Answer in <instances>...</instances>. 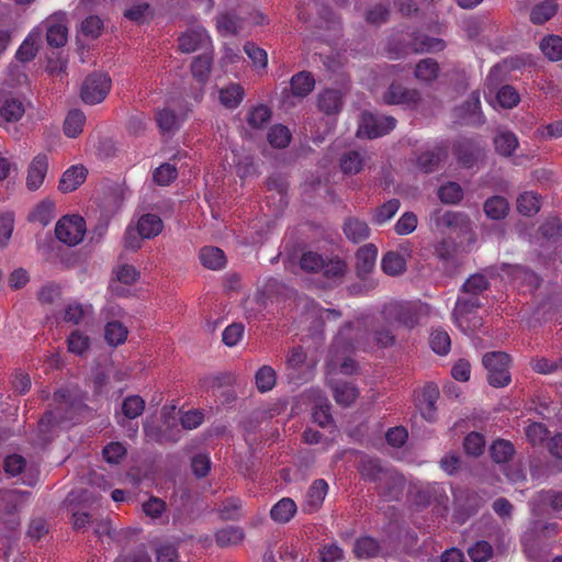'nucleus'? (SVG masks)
<instances>
[{
	"label": "nucleus",
	"mask_w": 562,
	"mask_h": 562,
	"mask_svg": "<svg viewBox=\"0 0 562 562\" xmlns=\"http://www.w3.org/2000/svg\"><path fill=\"white\" fill-rule=\"evenodd\" d=\"M430 312V307L419 302H396L384 307L383 314L389 323L412 329Z\"/></svg>",
	"instance_id": "1"
},
{
	"label": "nucleus",
	"mask_w": 562,
	"mask_h": 562,
	"mask_svg": "<svg viewBox=\"0 0 562 562\" xmlns=\"http://www.w3.org/2000/svg\"><path fill=\"white\" fill-rule=\"evenodd\" d=\"M480 307L479 299L460 296L452 313L454 324L465 334L480 328L482 318L476 313Z\"/></svg>",
	"instance_id": "2"
},
{
	"label": "nucleus",
	"mask_w": 562,
	"mask_h": 562,
	"mask_svg": "<svg viewBox=\"0 0 562 562\" xmlns=\"http://www.w3.org/2000/svg\"><path fill=\"white\" fill-rule=\"evenodd\" d=\"M482 362L487 370V380L492 386L504 387L510 383V357L506 352H487L483 356Z\"/></svg>",
	"instance_id": "3"
},
{
	"label": "nucleus",
	"mask_w": 562,
	"mask_h": 562,
	"mask_svg": "<svg viewBox=\"0 0 562 562\" xmlns=\"http://www.w3.org/2000/svg\"><path fill=\"white\" fill-rule=\"evenodd\" d=\"M111 90V78L106 74L95 72L86 78L80 95L87 104L102 102Z\"/></svg>",
	"instance_id": "4"
},
{
	"label": "nucleus",
	"mask_w": 562,
	"mask_h": 562,
	"mask_svg": "<svg viewBox=\"0 0 562 562\" xmlns=\"http://www.w3.org/2000/svg\"><path fill=\"white\" fill-rule=\"evenodd\" d=\"M56 237L69 246L79 244L86 234L85 220L79 215L61 217L55 227Z\"/></svg>",
	"instance_id": "5"
},
{
	"label": "nucleus",
	"mask_w": 562,
	"mask_h": 562,
	"mask_svg": "<svg viewBox=\"0 0 562 562\" xmlns=\"http://www.w3.org/2000/svg\"><path fill=\"white\" fill-rule=\"evenodd\" d=\"M396 120L393 116L363 113L357 131L360 137L375 138L394 130Z\"/></svg>",
	"instance_id": "6"
},
{
	"label": "nucleus",
	"mask_w": 562,
	"mask_h": 562,
	"mask_svg": "<svg viewBox=\"0 0 562 562\" xmlns=\"http://www.w3.org/2000/svg\"><path fill=\"white\" fill-rule=\"evenodd\" d=\"M359 471L364 479L378 482L380 488L389 482H392L394 487L403 484L401 476L389 469L382 468L380 462L372 458H363Z\"/></svg>",
	"instance_id": "7"
},
{
	"label": "nucleus",
	"mask_w": 562,
	"mask_h": 562,
	"mask_svg": "<svg viewBox=\"0 0 562 562\" xmlns=\"http://www.w3.org/2000/svg\"><path fill=\"white\" fill-rule=\"evenodd\" d=\"M25 113L23 100L4 88H0V126L20 121Z\"/></svg>",
	"instance_id": "8"
},
{
	"label": "nucleus",
	"mask_w": 562,
	"mask_h": 562,
	"mask_svg": "<svg viewBox=\"0 0 562 562\" xmlns=\"http://www.w3.org/2000/svg\"><path fill=\"white\" fill-rule=\"evenodd\" d=\"M420 100V92L417 89H411L400 83H392L383 94L384 103L409 109L416 108Z\"/></svg>",
	"instance_id": "9"
},
{
	"label": "nucleus",
	"mask_w": 562,
	"mask_h": 562,
	"mask_svg": "<svg viewBox=\"0 0 562 562\" xmlns=\"http://www.w3.org/2000/svg\"><path fill=\"white\" fill-rule=\"evenodd\" d=\"M46 40L50 46L61 47L68 38L67 18L65 13L57 12L45 20Z\"/></svg>",
	"instance_id": "10"
},
{
	"label": "nucleus",
	"mask_w": 562,
	"mask_h": 562,
	"mask_svg": "<svg viewBox=\"0 0 562 562\" xmlns=\"http://www.w3.org/2000/svg\"><path fill=\"white\" fill-rule=\"evenodd\" d=\"M4 471L10 476L23 474L22 482L26 485H33L36 482L37 473L27 468V462L21 454H10L4 459Z\"/></svg>",
	"instance_id": "11"
},
{
	"label": "nucleus",
	"mask_w": 562,
	"mask_h": 562,
	"mask_svg": "<svg viewBox=\"0 0 562 562\" xmlns=\"http://www.w3.org/2000/svg\"><path fill=\"white\" fill-rule=\"evenodd\" d=\"M48 170V158L44 154L36 155L27 167L26 187L31 191L37 190L44 182Z\"/></svg>",
	"instance_id": "12"
},
{
	"label": "nucleus",
	"mask_w": 562,
	"mask_h": 562,
	"mask_svg": "<svg viewBox=\"0 0 562 562\" xmlns=\"http://www.w3.org/2000/svg\"><path fill=\"white\" fill-rule=\"evenodd\" d=\"M327 492V482L323 479L315 480L306 492L303 503V512L308 514L317 512L322 507Z\"/></svg>",
	"instance_id": "13"
},
{
	"label": "nucleus",
	"mask_w": 562,
	"mask_h": 562,
	"mask_svg": "<svg viewBox=\"0 0 562 562\" xmlns=\"http://www.w3.org/2000/svg\"><path fill=\"white\" fill-rule=\"evenodd\" d=\"M430 222L437 229L463 228L468 226L469 218L459 212L436 210L430 214Z\"/></svg>",
	"instance_id": "14"
},
{
	"label": "nucleus",
	"mask_w": 562,
	"mask_h": 562,
	"mask_svg": "<svg viewBox=\"0 0 562 562\" xmlns=\"http://www.w3.org/2000/svg\"><path fill=\"white\" fill-rule=\"evenodd\" d=\"M378 248L373 244H367L356 254V270L360 278H366L375 267Z\"/></svg>",
	"instance_id": "15"
},
{
	"label": "nucleus",
	"mask_w": 562,
	"mask_h": 562,
	"mask_svg": "<svg viewBox=\"0 0 562 562\" xmlns=\"http://www.w3.org/2000/svg\"><path fill=\"white\" fill-rule=\"evenodd\" d=\"M344 330L345 329H342L339 333V335L337 336V338L334 342L333 349L330 351L331 356H330V361H329L328 367H329L330 371H336L339 369V371L344 374H352L357 370L356 362L349 357L342 358L339 355V349L342 344Z\"/></svg>",
	"instance_id": "16"
},
{
	"label": "nucleus",
	"mask_w": 562,
	"mask_h": 562,
	"mask_svg": "<svg viewBox=\"0 0 562 562\" xmlns=\"http://www.w3.org/2000/svg\"><path fill=\"white\" fill-rule=\"evenodd\" d=\"M209 40V35L203 27L190 30L179 37V48L183 53H193L204 46Z\"/></svg>",
	"instance_id": "17"
},
{
	"label": "nucleus",
	"mask_w": 562,
	"mask_h": 562,
	"mask_svg": "<svg viewBox=\"0 0 562 562\" xmlns=\"http://www.w3.org/2000/svg\"><path fill=\"white\" fill-rule=\"evenodd\" d=\"M86 177L87 169L83 166H71L63 173L58 189L65 193L72 192L85 181Z\"/></svg>",
	"instance_id": "18"
},
{
	"label": "nucleus",
	"mask_w": 562,
	"mask_h": 562,
	"mask_svg": "<svg viewBox=\"0 0 562 562\" xmlns=\"http://www.w3.org/2000/svg\"><path fill=\"white\" fill-rule=\"evenodd\" d=\"M439 397V391L436 385L428 384L423 389L418 400V409L427 420H434L436 414V402Z\"/></svg>",
	"instance_id": "19"
},
{
	"label": "nucleus",
	"mask_w": 562,
	"mask_h": 562,
	"mask_svg": "<svg viewBox=\"0 0 562 562\" xmlns=\"http://www.w3.org/2000/svg\"><path fill=\"white\" fill-rule=\"evenodd\" d=\"M156 121L164 134L175 133L184 121L183 115H178L169 108L161 109L156 114Z\"/></svg>",
	"instance_id": "20"
},
{
	"label": "nucleus",
	"mask_w": 562,
	"mask_h": 562,
	"mask_svg": "<svg viewBox=\"0 0 562 562\" xmlns=\"http://www.w3.org/2000/svg\"><path fill=\"white\" fill-rule=\"evenodd\" d=\"M42 29L35 27L24 40L16 52V58L21 61H30L33 59L38 49V43L42 37Z\"/></svg>",
	"instance_id": "21"
},
{
	"label": "nucleus",
	"mask_w": 562,
	"mask_h": 562,
	"mask_svg": "<svg viewBox=\"0 0 562 562\" xmlns=\"http://www.w3.org/2000/svg\"><path fill=\"white\" fill-rule=\"evenodd\" d=\"M297 510L295 502L290 497L281 498L270 510L271 518L279 524L290 521Z\"/></svg>",
	"instance_id": "22"
},
{
	"label": "nucleus",
	"mask_w": 562,
	"mask_h": 562,
	"mask_svg": "<svg viewBox=\"0 0 562 562\" xmlns=\"http://www.w3.org/2000/svg\"><path fill=\"white\" fill-rule=\"evenodd\" d=\"M135 226L139 229L142 236L147 239L156 237L164 228L161 218L150 213L142 215Z\"/></svg>",
	"instance_id": "23"
},
{
	"label": "nucleus",
	"mask_w": 562,
	"mask_h": 562,
	"mask_svg": "<svg viewBox=\"0 0 562 562\" xmlns=\"http://www.w3.org/2000/svg\"><path fill=\"white\" fill-rule=\"evenodd\" d=\"M314 397V411H313V419L315 423H317L319 426L325 427L327 425H330L333 422L331 415L329 413L330 405L326 397L322 395L318 391L312 392Z\"/></svg>",
	"instance_id": "24"
},
{
	"label": "nucleus",
	"mask_w": 562,
	"mask_h": 562,
	"mask_svg": "<svg viewBox=\"0 0 562 562\" xmlns=\"http://www.w3.org/2000/svg\"><path fill=\"white\" fill-rule=\"evenodd\" d=\"M381 268L389 276H400L406 270V258L397 251H389L381 260Z\"/></svg>",
	"instance_id": "25"
},
{
	"label": "nucleus",
	"mask_w": 562,
	"mask_h": 562,
	"mask_svg": "<svg viewBox=\"0 0 562 562\" xmlns=\"http://www.w3.org/2000/svg\"><path fill=\"white\" fill-rule=\"evenodd\" d=\"M201 263L211 270H220L226 265V257L217 247H204L200 251Z\"/></svg>",
	"instance_id": "26"
},
{
	"label": "nucleus",
	"mask_w": 562,
	"mask_h": 562,
	"mask_svg": "<svg viewBox=\"0 0 562 562\" xmlns=\"http://www.w3.org/2000/svg\"><path fill=\"white\" fill-rule=\"evenodd\" d=\"M86 124V115L80 110H71L64 121V133L67 137L75 138L81 134Z\"/></svg>",
	"instance_id": "27"
},
{
	"label": "nucleus",
	"mask_w": 562,
	"mask_h": 562,
	"mask_svg": "<svg viewBox=\"0 0 562 562\" xmlns=\"http://www.w3.org/2000/svg\"><path fill=\"white\" fill-rule=\"evenodd\" d=\"M342 104L341 93L338 90H325L318 95V108L326 114L340 111Z\"/></svg>",
	"instance_id": "28"
},
{
	"label": "nucleus",
	"mask_w": 562,
	"mask_h": 562,
	"mask_svg": "<svg viewBox=\"0 0 562 562\" xmlns=\"http://www.w3.org/2000/svg\"><path fill=\"white\" fill-rule=\"evenodd\" d=\"M415 78L425 83H431L438 78L439 65L432 58L422 59L415 67Z\"/></svg>",
	"instance_id": "29"
},
{
	"label": "nucleus",
	"mask_w": 562,
	"mask_h": 562,
	"mask_svg": "<svg viewBox=\"0 0 562 562\" xmlns=\"http://www.w3.org/2000/svg\"><path fill=\"white\" fill-rule=\"evenodd\" d=\"M93 307L91 304H81L78 302L69 303L64 313V321L77 325L91 316Z\"/></svg>",
	"instance_id": "30"
},
{
	"label": "nucleus",
	"mask_w": 562,
	"mask_h": 562,
	"mask_svg": "<svg viewBox=\"0 0 562 562\" xmlns=\"http://www.w3.org/2000/svg\"><path fill=\"white\" fill-rule=\"evenodd\" d=\"M344 232L347 238L353 243H360L370 235L367 223L358 218H349L344 225Z\"/></svg>",
	"instance_id": "31"
},
{
	"label": "nucleus",
	"mask_w": 562,
	"mask_h": 562,
	"mask_svg": "<svg viewBox=\"0 0 562 562\" xmlns=\"http://www.w3.org/2000/svg\"><path fill=\"white\" fill-rule=\"evenodd\" d=\"M315 86V80L311 74L302 71L294 75L291 79V91L299 98L306 97Z\"/></svg>",
	"instance_id": "32"
},
{
	"label": "nucleus",
	"mask_w": 562,
	"mask_h": 562,
	"mask_svg": "<svg viewBox=\"0 0 562 562\" xmlns=\"http://www.w3.org/2000/svg\"><path fill=\"white\" fill-rule=\"evenodd\" d=\"M509 211V203L503 196L495 195L487 199L484 203V212L492 220L504 218Z\"/></svg>",
	"instance_id": "33"
},
{
	"label": "nucleus",
	"mask_w": 562,
	"mask_h": 562,
	"mask_svg": "<svg viewBox=\"0 0 562 562\" xmlns=\"http://www.w3.org/2000/svg\"><path fill=\"white\" fill-rule=\"evenodd\" d=\"M245 533L239 527H225L216 531L215 541L220 547H229L240 543Z\"/></svg>",
	"instance_id": "34"
},
{
	"label": "nucleus",
	"mask_w": 562,
	"mask_h": 562,
	"mask_svg": "<svg viewBox=\"0 0 562 562\" xmlns=\"http://www.w3.org/2000/svg\"><path fill=\"white\" fill-rule=\"evenodd\" d=\"M517 210L525 216H532L540 210V196L535 192H524L517 198Z\"/></svg>",
	"instance_id": "35"
},
{
	"label": "nucleus",
	"mask_w": 562,
	"mask_h": 562,
	"mask_svg": "<svg viewBox=\"0 0 562 562\" xmlns=\"http://www.w3.org/2000/svg\"><path fill=\"white\" fill-rule=\"evenodd\" d=\"M540 49L544 56L552 60L558 61L562 59V37L559 35H549L540 43Z\"/></svg>",
	"instance_id": "36"
},
{
	"label": "nucleus",
	"mask_w": 562,
	"mask_h": 562,
	"mask_svg": "<svg viewBox=\"0 0 562 562\" xmlns=\"http://www.w3.org/2000/svg\"><path fill=\"white\" fill-rule=\"evenodd\" d=\"M127 334V328L117 321L109 322L105 325L104 338L111 346L116 347L122 345L126 340Z\"/></svg>",
	"instance_id": "37"
},
{
	"label": "nucleus",
	"mask_w": 562,
	"mask_h": 562,
	"mask_svg": "<svg viewBox=\"0 0 562 562\" xmlns=\"http://www.w3.org/2000/svg\"><path fill=\"white\" fill-rule=\"evenodd\" d=\"M557 10L558 5L553 0H546L532 9L530 20L535 24H543L557 13Z\"/></svg>",
	"instance_id": "38"
},
{
	"label": "nucleus",
	"mask_w": 562,
	"mask_h": 562,
	"mask_svg": "<svg viewBox=\"0 0 562 562\" xmlns=\"http://www.w3.org/2000/svg\"><path fill=\"white\" fill-rule=\"evenodd\" d=\"M244 98V91L239 85H229L220 90V101L227 109H235Z\"/></svg>",
	"instance_id": "39"
},
{
	"label": "nucleus",
	"mask_w": 562,
	"mask_h": 562,
	"mask_svg": "<svg viewBox=\"0 0 562 562\" xmlns=\"http://www.w3.org/2000/svg\"><path fill=\"white\" fill-rule=\"evenodd\" d=\"M364 161L360 153L350 150L340 158V169L345 175H356L363 168Z\"/></svg>",
	"instance_id": "40"
},
{
	"label": "nucleus",
	"mask_w": 562,
	"mask_h": 562,
	"mask_svg": "<svg viewBox=\"0 0 562 562\" xmlns=\"http://www.w3.org/2000/svg\"><path fill=\"white\" fill-rule=\"evenodd\" d=\"M255 382L261 393L273 389L277 382V373L270 366H262L255 374Z\"/></svg>",
	"instance_id": "41"
},
{
	"label": "nucleus",
	"mask_w": 562,
	"mask_h": 562,
	"mask_svg": "<svg viewBox=\"0 0 562 562\" xmlns=\"http://www.w3.org/2000/svg\"><path fill=\"white\" fill-rule=\"evenodd\" d=\"M496 151L510 156L518 147V138L513 132H502L494 139Z\"/></svg>",
	"instance_id": "42"
},
{
	"label": "nucleus",
	"mask_w": 562,
	"mask_h": 562,
	"mask_svg": "<svg viewBox=\"0 0 562 562\" xmlns=\"http://www.w3.org/2000/svg\"><path fill=\"white\" fill-rule=\"evenodd\" d=\"M353 551L359 559L374 558L380 552V546L371 537H362L355 543Z\"/></svg>",
	"instance_id": "43"
},
{
	"label": "nucleus",
	"mask_w": 562,
	"mask_h": 562,
	"mask_svg": "<svg viewBox=\"0 0 562 562\" xmlns=\"http://www.w3.org/2000/svg\"><path fill=\"white\" fill-rule=\"evenodd\" d=\"M218 32L226 35H236L241 30V20L235 14H221L216 20Z\"/></svg>",
	"instance_id": "44"
},
{
	"label": "nucleus",
	"mask_w": 562,
	"mask_h": 562,
	"mask_svg": "<svg viewBox=\"0 0 562 562\" xmlns=\"http://www.w3.org/2000/svg\"><path fill=\"white\" fill-rule=\"evenodd\" d=\"M446 156V153L442 148L438 147L434 150H428L423 153L417 160L419 168L425 172L434 171L441 159Z\"/></svg>",
	"instance_id": "45"
},
{
	"label": "nucleus",
	"mask_w": 562,
	"mask_h": 562,
	"mask_svg": "<svg viewBox=\"0 0 562 562\" xmlns=\"http://www.w3.org/2000/svg\"><path fill=\"white\" fill-rule=\"evenodd\" d=\"M487 286L488 282L483 274H473L464 282L462 296L479 299L477 296L485 291Z\"/></svg>",
	"instance_id": "46"
},
{
	"label": "nucleus",
	"mask_w": 562,
	"mask_h": 562,
	"mask_svg": "<svg viewBox=\"0 0 562 562\" xmlns=\"http://www.w3.org/2000/svg\"><path fill=\"white\" fill-rule=\"evenodd\" d=\"M290 130L281 124L273 125L268 133V142L272 147L284 148L291 142Z\"/></svg>",
	"instance_id": "47"
},
{
	"label": "nucleus",
	"mask_w": 562,
	"mask_h": 562,
	"mask_svg": "<svg viewBox=\"0 0 562 562\" xmlns=\"http://www.w3.org/2000/svg\"><path fill=\"white\" fill-rule=\"evenodd\" d=\"M333 391L335 401L342 406H349L359 395L358 390L348 383L336 384Z\"/></svg>",
	"instance_id": "48"
},
{
	"label": "nucleus",
	"mask_w": 562,
	"mask_h": 562,
	"mask_svg": "<svg viewBox=\"0 0 562 562\" xmlns=\"http://www.w3.org/2000/svg\"><path fill=\"white\" fill-rule=\"evenodd\" d=\"M438 196L446 204H457L463 198V190L458 183L448 182L439 188Z\"/></svg>",
	"instance_id": "49"
},
{
	"label": "nucleus",
	"mask_w": 562,
	"mask_h": 562,
	"mask_svg": "<svg viewBox=\"0 0 562 562\" xmlns=\"http://www.w3.org/2000/svg\"><path fill=\"white\" fill-rule=\"evenodd\" d=\"M144 409L145 401L138 395H130L122 403V413L130 419L140 416Z\"/></svg>",
	"instance_id": "50"
},
{
	"label": "nucleus",
	"mask_w": 562,
	"mask_h": 562,
	"mask_svg": "<svg viewBox=\"0 0 562 562\" xmlns=\"http://www.w3.org/2000/svg\"><path fill=\"white\" fill-rule=\"evenodd\" d=\"M346 263L341 260H329L324 261L323 267L321 268V272L326 279L327 282H336L339 280L346 272Z\"/></svg>",
	"instance_id": "51"
},
{
	"label": "nucleus",
	"mask_w": 562,
	"mask_h": 562,
	"mask_svg": "<svg viewBox=\"0 0 562 562\" xmlns=\"http://www.w3.org/2000/svg\"><path fill=\"white\" fill-rule=\"evenodd\" d=\"M400 201L397 199L386 201L384 204H382L380 207L375 210V213L373 215V222L379 225L384 224L397 213Z\"/></svg>",
	"instance_id": "52"
},
{
	"label": "nucleus",
	"mask_w": 562,
	"mask_h": 562,
	"mask_svg": "<svg viewBox=\"0 0 562 562\" xmlns=\"http://www.w3.org/2000/svg\"><path fill=\"white\" fill-rule=\"evenodd\" d=\"M68 350L78 356L85 355L90 347V339L87 335L79 330H74L68 339Z\"/></svg>",
	"instance_id": "53"
},
{
	"label": "nucleus",
	"mask_w": 562,
	"mask_h": 562,
	"mask_svg": "<svg viewBox=\"0 0 562 562\" xmlns=\"http://www.w3.org/2000/svg\"><path fill=\"white\" fill-rule=\"evenodd\" d=\"M451 340L447 331L436 329L430 335V347L438 355H447L450 350Z\"/></svg>",
	"instance_id": "54"
},
{
	"label": "nucleus",
	"mask_w": 562,
	"mask_h": 562,
	"mask_svg": "<svg viewBox=\"0 0 562 562\" xmlns=\"http://www.w3.org/2000/svg\"><path fill=\"white\" fill-rule=\"evenodd\" d=\"M514 454V447L509 441L496 440L491 446V456L497 463L507 462Z\"/></svg>",
	"instance_id": "55"
},
{
	"label": "nucleus",
	"mask_w": 562,
	"mask_h": 562,
	"mask_svg": "<svg viewBox=\"0 0 562 562\" xmlns=\"http://www.w3.org/2000/svg\"><path fill=\"white\" fill-rule=\"evenodd\" d=\"M496 100L498 104L504 109H513L516 106L520 97L517 90L512 86H503L496 94Z\"/></svg>",
	"instance_id": "56"
},
{
	"label": "nucleus",
	"mask_w": 562,
	"mask_h": 562,
	"mask_svg": "<svg viewBox=\"0 0 562 562\" xmlns=\"http://www.w3.org/2000/svg\"><path fill=\"white\" fill-rule=\"evenodd\" d=\"M113 273L116 281L126 285L134 284L139 278V272L136 270V268L128 263L117 265Z\"/></svg>",
	"instance_id": "57"
},
{
	"label": "nucleus",
	"mask_w": 562,
	"mask_h": 562,
	"mask_svg": "<svg viewBox=\"0 0 562 562\" xmlns=\"http://www.w3.org/2000/svg\"><path fill=\"white\" fill-rule=\"evenodd\" d=\"M212 59L207 55L199 56L192 63V74L200 82H205L211 71Z\"/></svg>",
	"instance_id": "58"
},
{
	"label": "nucleus",
	"mask_w": 562,
	"mask_h": 562,
	"mask_svg": "<svg viewBox=\"0 0 562 562\" xmlns=\"http://www.w3.org/2000/svg\"><path fill=\"white\" fill-rule=\"evenodd\" d=\"M244 50L252 61L254 67L258 69H265L267 67L268 55L265 49L258 47L254 43H246L244 46Z\"/></svg>",
	"instance_id": "59"
},
{
	"label": "nucleus",
	"mask_w": 562,
	"mask_h": 562,
	"mask_svg": "<svg viewBox=\"0 0 562 562\" xmlns=\"http://www.w3.org/2000/svg\"><path fill=\"white\" fill-rule=\"evenodd\" d=\"M271 117V111L266 105H258L254 108L247 117L248 124L254 128H261L269 122Z\"/></svg>",
	"instance_id": "60"
},
{
	"label": "nucleus",
	"mask_w": 562,
	"mask_h": 562,
	"mask_svg": "<svg viewBox=\"0 0 562 562\" xmlns=\"http://www.w3.org/2000/svg\"><path fill=\"white\" fill-rule=\"evenodd\" d=\"M473 562H486L493 554V548L487 541H477L468 550Z\"/></svg>",
	"instance_id": "61"
},
{
	"label": "nucleus",
	"mask_w": 562,
	"mask_h": 562,
	"mask_svg": "<svg viewBox=\"0 0 562 562\" xmlns=\"http://www.w3.org/2000/svg\"><path fill=\"white\" fill-rule=\"evenodd\" d=\"M324 261L323 257L318 254L308 251L302 255L300 266L306 272L318 273L321 272Z\"/></svg>",
	"instance_id": "62"
},
{
	"label": "nucleus",
	"mask_w": 562,
	"mask_h": 562,
	"mask_svg": "<svg viewBox=\"0 0 562 562\" xmlns=\"http://www.w3.org/2000/svg\"><path fill=\"white\" fill-rule=\"evenodd\" d=\"M464 450L470 456H480L485 447L484 437L479 432L469 434L463 442Z\"/></svg>",
	"instance_id": "63"
},
{
	"label": "nucleus",
	"mask_w": 562,
	"mask_h": 562,
	"mask_svg": "<svg viewBox=\"0 0 562 562\" xmlns=\"http://www.w3.org/2000/svg\"><path fill=\"white\" fill-rule=\"evenodd\" d=\"M540 506H549L553 510H562V492L543 491L537 496Z\"/></svg>",
	"instance_id": "64"
}]
</instances>
